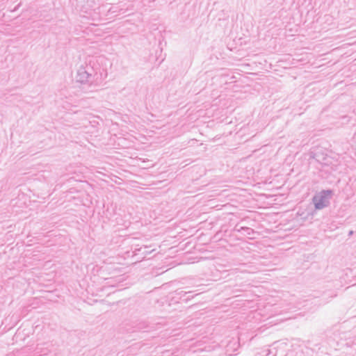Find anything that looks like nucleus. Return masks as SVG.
I'll return each instance as SVG.
<instances>
[{
	"label": "nucleus",
	"instance_id": "1",
	"mask_svg": "<svg viewBox=\"0 0 356 356\" xmlns=\"http://www.w3.org/2000/svg\"><path fill=\"white\" fill-rule=\"evenodd\" d=\"M332 190H323L316 193L312 197V202L316 210H321L330 204V200L332 198Z\"/></svg>",
	"mask_w": 356,
	"mask_h": 356
},
{
	"label": "nucleus",
	"instance_id": "2",
	"mask_svg": "<svg viewBox=\"0 0 356 356\" xmlns=\"http://www.w3.org/2000/svg\"><path fill=\"white\" fill-rule=\"evenodd\" d=\"M93 69L91 66H81L77 70L76 80L81 83L92 81Z\"/></svg>",
	"mask_w": 356,
	"mask_h": 356
},
{
	"label": "nucleus",
	"instance_id": "3",
	"mask_svg": "<svg viewBox=\"0 0 356 356\" xmlns=\"http://www.w3.org/2000/svg\"><path fill=\"white\" fill-rule=\"evenodd\" d=\"M176 294L177 296H179L180 298H182L184 296H186V295H190L192 293V291H184L183 290H177L175 291ZM193 296H188L187 297V298L184 299V300L187 301L188 300H189L191 298H193Z\"/></svg>",
	"mask_w": 356,
	"mask_h": 356
},
{
	"label": "nucleus",
	"instance_id": "4",
	"mask_svg": "<svg viewBox=\"0 0 356 356\" xmlns=\"http://www.w3.org/2000/svg\"><path fill=\"white\" fill-rule=\"evenodd\" d=\"M234 230L240 232L242 230L245 231L248 235H251L254 233V230L250 227H241L240 228H238V225L235 226Z\"/></svg>",
	"mask_w": 356,
	"mask_h": 356
},
{
	"label": "nucleus",
	"instance_id": "5",
	"mask_svg": "<svg viewBox=\"0 0 356 356\" xmlns=\"http://www.w3.org/2000/svg\"><path fill=\"white\" fill-rule=\"evenodd\" d=\"M335 230H337V232L335 234V238L339 236H341V240L345 238V236L343 235L346 234L345 233L346 228L344 227H336Z\"/></svg>",
	"mask_w": 356,
	"mask_h": 356
},
{
	"label": "nucleus",
	"instance_id": "6",
	"mask_svg": "<svg viewBox=\"0 0 356 356\" xmlns=\"http://www.w3.org/2000/svg\"><path fill=\"white\" fill-rule=\"evenodd\" d=\"M276 343H273V346H271V348H269L267 350L268 353H266V356L269 355L270 354H272L273 356L277 355V351H275V352L273 351L276 348V347L275 346L276 345Z\"/></svg>",
	"mask_w": 356,
	"mask_h": 356
},
{
	"label": "nucleus",
	"instance_id": "7",
	"mask_svg": "<svg viewBox=\"0 0 356 356\" xmlns=\"http://www.w3.org/2000/svg\"><path fill=\"white\" fill-rule=\"evenodd\" d=\"M353 232H354L353 230H346L345 233L346 234V236H348L347 238L352 236L353 234Z\"/></svg>",
	"mask_w": 356,
	"mask_h": 356
}]
</instances>
